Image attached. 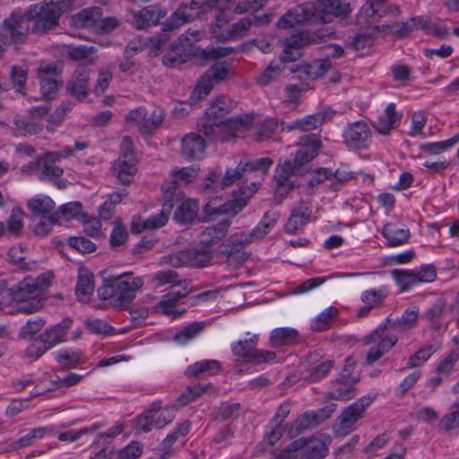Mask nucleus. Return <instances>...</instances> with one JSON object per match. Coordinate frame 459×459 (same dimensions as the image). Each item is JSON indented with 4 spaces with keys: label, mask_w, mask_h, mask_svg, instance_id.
I'll return each mask as SVG.
<instances>
[{
    "label": "nucleus",
    "mask_w": 459,
    "mask_h": 459,
    "mask_svg": "<svg viewBox=\"0 0 459 459\" xmlns=\"http://www.w3.org/2000/svg\"><path fill=\"white\" fill-rule=\"evenodd\" d=\"M419 309L407 308L401 317L386 318L377 328L364 337V343L372 345L367 353L365 364L372 365L391 351L398 342L396 333H404L417 325Z\"/></svg>",
    "instance_id": "obj_1"
},
{
    "label": "nucleus",
    "mask_w": 459,
    "mask_h": 459,
    "mask_svg": "<svg viewBox=\"0 0 459 459\" xmlns=\"http://www.w3.org/2000/svg\"><path fill=\"white\" fill-rule=\"evenodd\" d=\"M237 106V102L231 98L221 95L215 99L205 112V117L198 122L200 131L209 139H216L219 134L227 129L231 131L230 135L238 137L253 123V117L249 115L240 116L235 119L221 120Z\"/></svg>",
    "instance_id": "obj_2"
},
{
    "label": "nucleus",
    "mask_w": 459,
    "mask_h": 459,
    "mask_svg": "<svg viewBox=\"0 0 459 459\" xmlns=\"http://www.w3.org/2000/svg\"><path fill=\"white\" fill-rule=\"evenodd\" d=\"M143 285L141 277H133L132 273H125L104 280V283L97 290L100 299H113V305L124 307L135 298L137 290Z\"/></svg>",
    "instance_id": "obj_3"
},
{
    "label": "nucleus",
    "mask_w": 459,
    "mask_h": 459,
    "mask_svg": "<svg viewBox=\"0 0 459 459\" xmlns=\"http://www.w3.org/2000/svg\"><path fill=\"white\" fill-rule=\"evenodd\" d=\"M72 324V319L65 318L61 322L47 328L26 348L24 351L25 356L30 359L37 360L56 345L65 342Z\"/></svg>",
    "instance_id": "obj_4"
},
{
    "label": "nucleus",
    "mask_w": 459,
    "mask_h": 459,
    "mask_svg": "<svg viewBox=\"0 0 459 459\" xmlns=\"http://www.w3.org/2000/svg\"><path fill=\"white\" fill-rule=\"evenodd\" d=\"M221 0H191L189 3H181L172 13L170 17L162 24V30L172 31L182 25L197 19L218 7Z\"/></svg>",
    "instance_id": "obj_5"
},
{
    "label": "nucleus",
    "mask_w": 459,
    "mask_h": 459,
    "mask_svg": "<svg viewBox=\"0 0 459 459\" xmlns=\"http://www.w3.org/2000/svg\"><path fill=\"white\" fill-rule=\"evenodd\" d=\"M68 7L64 1L47 2L34 4L26 13L30 17L31 31L34 33H45L58 25L62 13Z\"/></svg>",
    "instance_id": "obj_6"
},
{
    "label": "nucleus",
    "mask_w": 459,
    "mask_h": 459,
    "mask_svg": "<svg viewBox=\"0 0 459 459\" xmlns=\"http://www.w3.org/2000/svg\"><path fill=\"white\" fill-rule=\"evenodd\" d=\"M316 40L306 31L292 35L287 40V48L281 55L280 61H273L268 67L258 77V83L265 86L275 81L284 70V63L292 62L297 59L290 48H299Z\"/></svg>",
    "instance_id": "obj_7"
},
{
    "label": "nucleus",
    "mask_w": 459,
    "mask_h": 459,
    "mask_svg": "<svg viewBox=\"0 0 459 459\" xmlns=\"http://www.w3.org/2000/svg\"><path fill=\"white\" fill-rule=\"evenodd\" d=\"M305 12L315 19V23L331 22L333 18L345 17L351 12L349 0H314L306 3Z\"/></svg>",
    "instance_id": "obj_8"
},
{
    "label": "nucleus",
    "mask_w": 459,
    "mask_h": 459,
    "mask_svg": "<svg viewBox=\"0 0 459 459\" xmlns=\"http://www.w3.org/2000/svg\"><path fill=\"white\" fill-rule=\"evenodd\" d=\"M175 410L174 406L162 409L161 402L155 401L148 410L134 420V429L144 433H148L153 429H160L173 421Z\"/></svg>",
    "instance_id": "obj_9"
},
{
    "label": "nucleus",
    "mask_w": 459,
    "mask_h": 459,
    "mask_svg": "<svg viewBox=\"0 0 459 459\" xmlns=\"http://www.w3.org/2000/svg\"><path fill=\"white\" fill-rule=\"evenodd\" d=\"M40 292L39 281L28 277L10 290L9 299L19 302V309L30 314L38 311L41 307L40 299H36Z\"/></svg>",
    "instance_id": "obj_10"
},
{
    "label": "nucleus",
    "mask_w": 459,
    "mask_h": 459,
    "mask_svg": "<svg viewBox=\"0 0 459 459\" xmlns=\"http://www.w3.org/2000/svg\"><path fill=\"white\" fill-rule=\"evenodd\" d=\"M258 184L251 183V186H241L238 191V195L234 199L225 202L222 204L215 205L218 199L209 202L204 206V212L208 215L213 214H229L230 216L237 215L247 205V200L257 191Z\"/></svg>",
    "instance_id": "obj_11"
},
{
    "label": "nucleus",
    "mask_w": 459,
    "mask_h": 459,
    "mask_svg": "<svg viewBox=\"0 0 459 459\" xmlns=\"http://www.w3.org/2000/svg\"><path fill=\"white\" fill-rule=\"evenodd\" d=\"M258 336L256 334L248 340H240L231 345L233 356L237 360L254 362L256 364L268 363L274 360L276 354L273 351L256 349Z\"/></svg>",
    "instance_id": "obj_12"
},
{
    "label": "nucleus",
    "mask_w": 459,
    "mask_h": 459,
    "mask_svg": "<svg viewBox=\"0 0 459 459\" xmlns=\"http://www.w3.org/2000/svg\"><path fill=\"white\" fill-rule=\"evenodd\" d=\"M373 402V397L363 396L342 411L333 427L338 436H346L354 430L359 420L364 417L366 409Z\"/></svg>",
    "instance_id": "obj_13"
},
{
    "label": "nucleus",
    "mask_w": 459,
    "mask_h": 459,
    "mask_svg": "<svg viewBox=\"0 0 459 459\" xmlns=\"http://www.w3.org/2000/svg\"><path fill=\"white\" fill-rule=\"evenodd\" d=\"M30 30H31V24L28 14L13 12L3 22L0 33L10 44H20L24 42Z\"/></svg>",
    "instance_id": "obj_14"
},
{
    "label": "nucleus",
    "mask_w": 459,
    "mask_h": 459,
    "mask_svg": "<svg viewBox=\"0 0 459 459\" xmlns=\"http://www.w3.org/2000/svg\"><path fill=\"white\" fill-rule=\"evenodd\" d=\"M387 0H368L357 15L358 25L371 26L388 14L397 16L400 13L396 5L386 4Z\"/></svg>",
    "instance_id": "obj_15"
},
{
    "label": "nucleus",
    "mask_w": 459,
    "mask_h": 459,
    "mask_svg": "<svg viewBox=\"0 0 459 459\" xmlns=\"http://www.w3.org/2000/svg\"><path fill=\"white\" fill-rule=\"evenodd\" d=\"M163 259L165 263L177 268L184 266L202 268L210 263L211 257L205 250L199 251L198 248H193L169 254Z\"/></svg>",
    "instance_id": "obj_16"
},
{
    "label": "nucleus",
    "mask_w": 459,
    "mask_h": 459,
    "mask_svg": "<svg viewBox=\"0 0 459 459\" xmlns=\"http://www.w3.org/2000/svg\"><path fill=\"white\" fill-rule=\"evenodd\" d=\"M371 135V130L365 121L349 123L342 133L343 143L351 149H367Z\"/></svg>",
    "instance_id": "obj_17"
},
{
    "label": "nucleus",
    "mask_w": 459,
    "mask_h": 459,
    "mask_svg": "<svg viewBox=\"0 0 459 459\" xmlns=\"http://www.w3.org/2000/svg\"><path fill=\"white\" fill-rule=\"evenodd\" d=\"M255 241L251 236V232L246 233L243 231L237 232L231 235L226 240V247L229 248L225 249V253L227 254V263L230 265H233L235 268L240 266L247 259V255L246 253H239L243 247Z\"/></svg>",
    "instance_id": "obj_18"
},
{
    "label": "nucleus",
    "mask_w": 459,
    "mask_h": 459,
    "mask_svg": "<svg viewBox=\"0 0 459 459\" xmlns=\"http://www.w3.org/2000/svg\"><path fill=\"white\" fill-rule=\"evenodd\" d=\"M59 70L56 63H41L38 68V78L40 82V91L44 99L53 100L57 92L58 82L60 75Z\"/></svg>",
    "instance_id": "obj_19"
},
{
    "label": "nucleus",
    "mask_w": 459,
    "mask_h": 459,
    "mask_svg": "<svg viewBox=\"0 0 459 459\" xmlns=\"http://www.w3.org/2000/svg\"><path fill=\"white\" fill-rule=\"evenodd\" d=\"M230 225V220H222L215 224L208 226L199 235L200 244L203 246L199 251L205 253L212 258L211 247L217 245L228 233Z\"/></svg>",
    "instance_id": "obj_20"
},
{
    "label": "nucleus",
    "mask_w": 459,
    "mask_h": 459,
    "mask_svg": "<svg viewBox=\"0 0 459 459\" xmlns=\"http://www.w3.org/2000/svg\"><path fill=\"white\" fill-rule=\"evenodd\" d=\"M296 441L302 442L299 449L300 459H324L329 454L328 445L331 442L329 437L309 439L302 437Z\"/></svg>",
    "instance_id": "obj_21"
},
{
    "label": "nucleus",
    "mask_w": 459,
    "mask_h": 459,
    "mask_svg": "<svg viewBox=\"0 0 459 459\" xmlns=\"http://www.w3.org/2000/svg\"><path fill=\"white\" fill-rule=\"evenodd\" d=\"M297 145L299 149L295 157L299 162L304 165L313 160L319 154L323 146L320 136L316 134L302 135Z\"/></svg>",
    "instance_id": "obj_22"
},
{
    "label": "nucleus",
    "mask_w": 459,
    "mask_h": 459,
    "mask_svg": "<svg viewBox=\"0 0 459 459\" xmlns=\"http://www.w3.org/2000/svg\"><path fill=\"white\" fill-rule=\"evenodd\" d=\"M90 74L91 70L88 67L79 66L73 73L67 83V91L79 101L84 100L90 94Z\"/></svg>",
    "instance_id": "obj_23"
},
{
    "label": "nucleus",
    "mask_w": 459,
    "mask_h": 459,
    "mask_svg": "<svg viewBox=\"0 0 459 459\" xmlns=\"http://www.w3.org/2000/svg\"><path fill=\"white\" fill-rule=\"evenodd\" d=\"M166 14V11L160 6L148 5L133 14L132 23L138 30L146 29L156 25Z\"/></svg>",
    "instance_id": "obj_24"
},
{
    "label": "nucleus",
    "mask_w": 459,
    "mask_h": 459,
    "mask_svg": "<svg viewBox=\"0 0 459 459\" xmlns=\"http://www.w3.org/2000/svg\"><path fill=\"white\" fill-rule=\"evenodd\" d=\"M332 117L331 112H317L316 114L306 116L302 118H298L287 124L282 130H286L288 132L295 130L303 132L311 131L321 126L326 120L331 119Z\"/></svg>",
    "instance_id": "obj_25"
},
{
    "label": "nucleus",
    "mask_w": 459,
    "mask_h": 459,
    "mask_svg": "<svg viewBox=\"0 0 459 459\" xmlns=\"http://www.w3.org/2000/svg\"><path fill=\"white\" fill-rule=\"evenodd\" d=\"M335 405L332 404L318 411H307L301 414L295 420V429L300 433L306 429H312L329 419L332 412L334 411Z\"/></svg>",
    "instance_id": "obj_26"
},
{
    "label": "nucleus",
    "mask_w": 459,
    "mask_h": 459,
    "mask_svg": "<svg viewBox=\"0 0 459 459\" xmlns=\"http://www.w3.org/2000/svg\"><path fill=\"white\" fill-rule=\"evenodd\" d=\"M311 214V207L307 204L300 203L292 209L284 225L285 231L290 234H294L302 230L303 227L309 222Z\"/></svg>",
    "instance_id": "obj_27"
},
{
    "label": "nucleus",
    "mask_w": 459,
    "mask_h": 459,
    "mask_svg": "<svg viewBox=\"0 0 459 459\" xmlns=\"http://www.w3.org/2000/svg\"><path fill=\"white\" fill-rule=\"evenodd\" d=\"M173 206L174 204L171 201H165L160 213L152 215L142 222L133 221V232L140 233L143 230H157L164 226L168 222Z\"/></svg>",
    "instance_id": "obj_28"
},
{
    "label": "nucleus",
    "mask_w": 459,
    "mask_h": 459,
    "mask_svg": "<svg viewBox=\"0 0 459 459\" xmlns=\"http://www.w3.org/2000/svg\"><path fill=\"white\" fill-rule=\"evenodd\" d=\"M304 166L303 163L297 160L296 157H294L293 160H287L280 163L274 174L277 191H280L281 187L288 186L290 185V177L300 174L303 171Z\"/></svg>",
    "instance_id": "obj_29"
},
{
    "label": "nucleus",
    "mask_w": 459,
    "mask_h": 459,
    "mask_svg": "<svg viewBox=\"0 0 459 459\" xmlns=\"http://www.w3.org/2000/svg\"><path fill=\"white\" fill-rule=\"evenodd\" d=\"M306 3L298 5L292 10L288 11L277 22V28L289 29L301 23L316 24L315 19L309 13L305 12Z\"/></svg>",
    "instance_id": "obj_30"
},
{
    "label": "nucleus",
    "mask_w": 459,
    "mask_h": 459,
    "mask_svg": "<svg viewBox=\"0 0 459 459\" xmlns=\"http://www.w3.org/2000/svg\"><path fill=\"white\" fill-rule=\"evenodd\" d=\"M306 3L298 5L292 10L288 11L277 22V28L289 29L301 23L316 24L315 19L309 13L305 12Z\"/></svg>",
    "instance_id": "obj_31"
},
{
    "label": "nucleus",
    "mask_w": 459,
    "mask_h": 459,
    "mask_svg": "<svg viewBox=\"0 0 459 459\" xmlns=\"http://www.w3.org/2000/svg\"><path fill=\"white\" fill-rule=\"evenodd\" d=\"M401 118L402 115L396 111L395 105L390 103L385 108L384 113L378 117L377 120L375 121L372 126L380 134L387 135L397 126Z\"/></svg>",
    "instance_id": "obj_32"
},
{
    "label": "nucleus",
    "mask_w": 459,
    "mask_h": 459,
    "mask_svg": "<svg viewBox=\"0 0 459 459\" xmlns=\"http://www.w3.org/2000/svg\"><path fill=\"white\" fill-rule=\"evenodd\" d=\"M204 139L196 133H189L181 142L182 155L188 159H199L205 150Z\"/></svg>",
    "instance_id": "obj_33"
},
{
    "label": "nucleus",
    "mask_w": 459,
    "mask_h": 459,
    "mask_svg": "<svg viewBox=\"0 0 459 459\" xmlns=\"http://www.w3.org/2000/svg\"><path fill=\"white\" fill-rule=\"evenodd\" d=\"M136 170V160L117 158L111 167L112 174L117 182L124 186H128L132 182Z\"/></svg>",
    "instance_id": "obj_34"
},
{
    "label": "nucleus",
    "mask_w": 459,
    "mask_h": 459,
    "mask_svg": "<svg viewBox=\"0 0 459 459\" xmlns=\"http://www.w3.org/2000/svg\"><path fill=\"white\" fill-rule=\"evenodd\" d=\"M382 234L391 247H399L408 242L411 233L405 227H400L397 223H387L382 230Z\"/></svg>",
    "instance_id": "obj_35"
},
{
    "label": "nucleus",
    "mask_w": 459,
    "mask_h": 459,
    "mask_svg": "<svg viewBox=\"0 0 459 459\" xmlns=\"http://www.w3.org/2000/svg\"><path fill=\"white\" fill-rule=\"evenodd\" d=\"M299 337V332L295 328H276L270 334V345L275 349L293 345L298 342Z\"/></svg>",
    "instance_id": "obj_36"
},
{
    "label": "nucleus",
    "mask_w": 459,
    "mask_h": 459,
    "mask_svg": "<svg viewBox=\"0 0 459 459\" xmlns=\"http://www.w3.org/2000/svg\"><path fill=\"white\" fill-rule=\"evenodd\" d=\"M94 276L86 268H81L76 284V296L81 302H88L94 290Z\"/></svg>",
    "instance_id": "obj_37"
},
{
    "label": "nucleus",
    "mask_w": 459,
    "mask_h": 459,
    "mask_svg": "<svg viewBox=\"0 0 459 459\" xmlns=\"http://www.w3.org/2000/svg\"><path fill=\"white\" fill-rule=\"evenodd\" d=\"M206 38V32L204 30L189 28L178 38V41L193 56L199 57V52L204 48L195 47V44Z\"/></svg>",
    "instance_id": "obj_38"
},
{
    "label": "nucleus",
    "mask_w": 459,
    "mask_h": 459,
    "mask_svg": "<svg viewBox=\"0 0 459 459\" xmlns=\"http://www.w3.org/2000/svg\"><path fill=\"white\" fill-rule=\"evenodd\" d=\"M194 57L178 40L171 45L162 57V63L167 67H177Z\"/></svg>",
    "instance_id": "obj_39"
},
{
    "label": "nucleus",
    "mask_w": 459,
    "mask_h": 459,
    "mask_svg": "<svg viewBox=\"0 0 459 459\" xmlns=\"http://www.w3.org/2000/svg\"><path fill=\"white\" fill-rule=\"evenodd\" d=\"M28 208L31 214L37 217H48L50 214H58L57 212H53L55 208L54 201L46 195H38L29 200Z\"/></svg>",
    "instance_id": "obj_40"
},
{
    "label": "nucleus",
    "mask_w": 459,
    "mask_h": 459,
    "mask_svg": "<svg viewBox=\"0 0 459 459\" xmlns=\"http://www.w3.org/2000/svg\"><path fill=\"white\" fill-rule=\"evenodd\" d=\"M279 220L280 212L273 210L266 212L258 225L250 231L251 236L255 241L264 238L274 228Z\"/></svg>",
    "instance_id": "obj_41"
},
{
    "label": "nucleus",
    "mask_w": 459,
    "mask_h": 459,
    "mask_svg": "<svg viewBox=\"0 0 459 459\" xmlns=\"http://www.w3.org/2000/svg\"><path fill=\"white\" fill-rule=\"evenodd\" d=\"M199 207L195 200L183 201L177 208L174 213V219L181 224H188L195 221L197 216Z\"/></svg>",
    "instance_id": "obj_42"
},
{
    "label": "nucleus",
    "mask_w": 459,
    "mask_h": 459,
    "mask_svg": "<svg viewBox=\"0 0 459 459\" xmlns=\"http://www.w3.org/2000/svg\"><path fill=\"white\" fill-rule=\"evenodd\" d=\"M53 433V429L48 427H41L31 429L28 434L17 440L12 441L10 448L12 450L20 449L33 445L37 440L41 439L46 435Z\"/></svg>",
    "instance_id": "obj_43"
},
{
    "label": "nucleus",
    "mask_w": 459,
    "mask_h": 459,
    "mask_svg": "<svg viewBox=\"0 0 459 459\" xmlns=\"http://www.w3.org/2000/svg\"><path fill=\"white\" fill-rule=\"evenodd\" d=\"M362 28H365L367 30L365 32H359L358 33L353 40H352V47L356 50H363L364 48L370 47L373 43V35L380 30V28L384 30L385 29H390L391 26H378L377 23L372 24L371 26H362L359 25Z\"/></svg>",
    "instance_id": "obj_44"
},
{
    "label": "nucleus",
    "mask_w": 459,
    "mask_h": 459,
    "mask_svg": "<svg viewBox=\"0 0 459 459\" xmlns=\"http://www.w3.org/2000/svg\"><path fill=\"white\" fill-rule=\"evenodd\" d=\"M252 19L245 17L231 24L224 32V35L218 36L220 41H227L233 39L245 37L252 26Z\"/></svg>",
    "instance_id": "obj_45"
},
{
    "label": "nucleus",
    "mask_w": 459,
    "mask_h": 459,
    "mask_svg": "<svg viewBox=\"0 0 459 459\" xmlns=\"http://www.w3.org/2000/svg\"><path fill=\"white\" fill-rule=\"evenodd\" d=\"M56 360L63 368H74L84 363L85 357L81 351L64 350L56 355Z\"/></svg>",
    "instance_id": "obj_46"
},
{
    "label": "nucleus",
    "mask_w": 459,
    "mask_h": 459,
    "mask_svg": "<svg viewBox=\"0 0 459 459\" xmlns=\"http://www.w3.org/2000/svg\"><path fill=\"white\" fill-rule=\"evenodd\" d=\"M189 292L190 290L186 286H185L182 290L170 291L162 297L158 304V307L160 308L165 315H172L174 314L176 304Z\"/></svg>",
    "instance_id": "obj_47"
},
{
    "label": "nucleus",
    "mask_w": 459,
    "mask_h": 459,
    "mask_svg": "<svg viewBox=\"0 0 459 459\" xmlns=\"http://www.w3.org/2000/svg\"><path fill=\"white\" fill-rule=\"evenodd\" d=\"M221 365L218 360L215 359H204L201 361H197L190 366L185 371L186 376L187 377H198L203 373H216L220 370Z\"/></svg>",
    "instance_id": "obj_48"
},
{
    "label": "nucleus",
    "mask_w": 459,
    "mask_h": 459,
    "mask_svg": "<svg viewBox=\"0 0 459 459\" xmlns=\"http://www.w3.org/2000/svg\"><path fill=\"white\" fill-rule=\"evenodd\" d=\"M204 322H194L185 326L178 333H176L173 337V340L178 344H186L189 341L193 340L198 334H200L204 331Z\"/></svg>",
    "instance_id": "obj_49"
},
{
    "label": "nucleus",
    "mask_w": 459,
    "mask_h": 459,
    "mask_svg": "<svg viewBox=\"0 0 459 459\" xmlns=\"http://www.w3.org/2000/svg\"><path fill=\"white\" fill-rule=\"evenodd\" d=\"M339 314L338 308L329 307L320 313L311 324V329L314 332H322L327 330Z\"/></svg>",
    "instance_id": "obj_50"
},
{
    "label": "nucleus",
    "mask_w": 459,
    "mask_h": 459,
    "mask_svg": "<svg viewBox=\"0 0 459 459\" xmlns=\"http://www.w3.org/2000/svg\"><path fill=\"white\" fill-rule=\"evenodd\" d=\"M102 16L101 8L92 7L81 11L77 17L76 22L83 28H94L97 25L99 18Z\"/></svg>",
    "instance_id": "obj_51"
},
{
    "label": "nucleus",
    "mask_w": 459,
    "mask_h": 459,
    "mask_svg": "<svg viewBox=\"0 0 459 459\" xmlns=\"http://www.w3.org/2000/svg\"><path fill=\"white\" fill-rule=\"evenodd\" d=\"M230 63L227 61L216 62L204 74V76L209 77L214 85L215 83H219L227 79L230 74Z\"/></svg>",
    "instance_id": "obj_52"
},
{
    "label": "nucleus",
    "mask_w": 459,
    "mask_h": 459,
    "mask_svg": "<svg viewBox=\"0 0 459 459\" xmlns=\"http://www.w3.org/2000/svg\"><path fill=\"white\" fill-rule=\"evenodd\" d=\"M280 123L276 118H266L255 126L257 141H264L272 137L279 129Z\"/></svg>",
    "instance_id": "obj_53"
},
{
    "label": "nucleus",
    "mask_w": 459,
    "mask_h": 459,
    "mask_svg": "<svg viewBox=\"0 0 459 459\" xmlns=\"http://www.w3.org/2000/svg\"><path fill=\"white\" fill-rule=\"evenodd\" d=\"M332 67L329 59H316L307 64L304 67V71L308 78L316 80L323 76Z\"/></svg>",
    "instance_id": "obj_54"
},
{
    "label": "nucleus",
    "mask_w": 459,
    "mask_h": 459,
    "mask_svg": "<svg viewBox=\"0 0 459 459\" xmlns=\"http://www.w3.org/2000/svg\"><path fill=\"white\" fill-rule=\"evenodd\" d=\"M459 142V133L455 134L452 138L436 142V143H425L421 146L422 152L431 154L437 155L446 152V150L452 148Z\"/></svg>",
    "instance_id": "obj_55"
},
{
    "label": "nucleus",
    "mask_w": 459,
    "mask_h": 459,
    "mask_svg": "<svg viewBox=\"0 0 459 459\" xmlns=\"http://www.w3.org/2000/svg\"><path fill=\"white\" fill-rule=\"evenodd\" d=\"M391 274L403 291L418 283L415 271L394 269L391 272Z\"/></svg>",
    "instance_id": "obj_56"
},
{
    "label": "nucleus",
    "mask_w": 459,
    "mask_h": 459,
    "mask_svg": "<svg viewBox=\"0 0 459 459\" xmlns=\"http://www.w3.org/2000/svg\"><path fill=\"white\" fill-rule=\"evenodd\" d=\"M165 112L160 108H156L151 114L147 112L143 123L142 134H149L154 132L163 122Z\"/></svg>",
    "instance_id": "obj_57"
},
{
    "label": "nucleus",
    "mask_w": 459,
    "mask_h": 459,
    "mask_svg": "<svg viewBox=\"0 0 459 459\" xmlns=\"http://www.w3.org/2000/svg\"><path fill=\"white\" fill-rule=\"evenodd\" d=\"M152 283L154 288L166 284L180 285L179 275L173 270L159 271L152 274Z\"/></svg>",
    "instance_id": "obj_58"
},
{
    "label": "nucleus",
    "mask_w": 459,
    "mask_h": 459,
    "mask_svg": "<svg viewBox=\"0 0 459 459\" xmlns=\"http://www.w3.org/2000/svg\"><path fill=\"white\" fill-rule=\"evenodd\" d=\"M211 385V384H195L188 386L178 398V403L182 406H186L188 403L195 401L201 396Z\"/></svg>",
    "instance_id": "obj_59"
},
{
    "label": "nucleus",
    "mask_w": 459,
    "mask_h": 459,
    "mask_svg": "<svg viewBox=\"0 0 459 459\" xmlns=\"http://www.w3.org/2000/svg\"><path fill=\"white\" fill-rule=\"evenodd\" d=\"M221 178V169L214 168L209 170L206 177L201 184V190L204 194L214 193L220 188V182Z\"/></svg>",
    "instance_id": "obj_60"
},
{
    "label": "nucleus",
    "mask_w": 459,
    "mask_h": 459,
    "mask_svg": "<svg viewBox=\"0 0 459 459\" xmlns=\"http://www.w3.org/2000/svg\"><path fill=\"white\" fill-rule=\"evenodd\" d=\"M247 173L244 164L239 163L235 169H227L221 178L220 189H225L241 179Z\"/></svg>",
    "instance_id": "obj_61"
},
{
    "label": "nucleus",
    "mask_w": 459,
    "mask_h": 459,
    "mask_svg": "<svg viewBox=\"0 0 459 459\" xmlns=\"http://www.w3.org/2000/svg\"><path fill=\"white\" fill-rule=\"evenodd\" d=\"M437 348L429 344L417 351L414 354L409 357L407 365L409 368H418L426 362L435 352Z\"/></svg>",
    "instance_id": "obj_62"
},
{
    "label": "nucleus",
    "mask_w": 459,
    "mask_h": 459,
    "mask_svg": "<svg viewBox=\"0 0 459 459\" xmlns=\"http://www.w3.org/2000/svg\"><path fill=\"white\" fill-rule=\"evenodd\" d=\"M332 177H333L336 181L341 184H343L344 182H347L353 178L351 172L337 169L334 173H332L330 169L322 168L317 170L316 177L314 178V180L316 183H320L325 179H331Z\"/></svg>",
    "instance_id": "obj_63"
},
{
    "label": "nucleus",
    "mask_w": 459,
    "mask_h": 459,
    "mask_svg": "<svg viewBox=\"0 0 459 459\" xmlns=\"http://www.w3.org/2000/svg\"><path fill=\"white\" fill-rule=\"evenodd\" d=\"M334 361L332 359L325 360L320 364L313 367L305 379L310 383L318 382L322 378L327 376V374L333 369Z\"/></svg>",
    "instance_id": "obj_64"
}]
</instances>
